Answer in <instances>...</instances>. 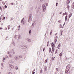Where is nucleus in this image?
I'll list each match as a JSON object with an SVG mask.
<instances>
[{
	"mask_svg": "<svg viewBox=\"0 0 74 74\" xmlns=\"http://www.w3.org/2000/svg\"><path fill=\"white\" fill-rule=\"evenodd\" d=\"M67 15H66L65 17V21H67Z\"/></svg>",
	"mask_w": 74,
	"mask_h": 74,
	"instance_id": "nucleus-22",
	"label": "nucleus"
},
{
	"mask_svg": "<svg viewBox=\"0 0 74 74\" xmlns=\"http://www.w3.org/2000/svg\"><path fill=\"white\" fill-rule=\"evenodd\" d=\"M20 58H22V56H19Z\"/></svg>",
	"mask_w": 74,
	"mask_h": 74,
	"instance_id": "nucleus-52",
	"label": "nucleus"
},
{
	"mask_svg": "<svg viewBox=\"0 0 74 74\" xmlns=\"http://www.w3.org/2000/svg\"><path fill=\"white\" fill-rule=\"evenodd\" d=\"M14 60L13 59L10 60L9 61V63H14Z\"/></svg>",
	"mask_w": 74,
	"mask_h": 74,
	"instance_id": "nucleus-3",
	"label": "nucleus"
},
{
	"mask_svg": "<svg viewBox=\"0 0 74 74\" xmlns=\"http://www.w3.org/2000/svg\"><path fill=\"white\" fill-rule=\"evenodd\" d=\"M20 30V29H18V30Z\"/></svg>",
	"mask_w": 74,
	"mask_h": 74,
	"instance_id": "nucleus-62",
	"label": "nucleus"
},
{
	"mask_svg": "<svg viewBox=\"0 0 74 74\" xmlns=\"http://www.w3.org/2000/svg\"><path fill=\"white\" fill-rule=\"evenodd\" d=\"M9 67H10L12 69H14V66L12 65L11 64H10L9 65Z\"/></svg>",
	"mask_w": 74,
	"mask_h": 74,
	"instance_id": "nucleus-8",
	"label": "nucleus"
},
{
	"mask_svg": "<svg viewBox=\"0 0 74 74\" xmlns=\"http://www.w3.org/2000/svg\"><path fill=\"white\" fill-rule=\"evenodd\" d=\"M36 21H34L32 23V25L33 27H34L35 25H36Z\"/></svg>",
	"mask_w": 74,
	"mask_h": 74,
	"instance_id": "nucleus-5",
	"label": "nucleus"
},
{
	"mask_svg": "<svg viewBox=\"0 0 74 74\" xmlns=\"http://www.w3.org/2000/svg\"><path fill=\"white\" fill-rule=\"evenodd\" d=\"M60 46H61V45H60V43L58 45V47H60Z\"/></svg>",
	"mask_w": 74,
	"mask_h": 74,
	"instance_id": "nucleus-43",
	"label": "nucleus"
},
{
	"mask_svg": "<svg viewBox=\"0 0 74 74\" xmlns=\"http://www.w3.org/2000/svg\"><path fill=\"white\" fill-rule=\"evenodd\" d=\"M12 44L14 46H15V47H16V45H15V43L14 42H13L12 43Z\"/></svg>",
	"mask_w": 74,
	"mask_h": 74,
	"instance_id": "nucleus-24",
	"label": "nucleus"
},
{
	"mask_svg": "<svg viewBox=\"0 0 74 74\" xmlns=\"http://www.w3.org/2000/svg\"><path fill=\"white\" fill-rule=\"evenodd\" d=\"M47 70V66H45L44 69V71H46Z\"/></svg>",
	"mask_w": 74,
	"mask_h": 74,
	"instance_id": "nucleus-11",
	"label": "nucleus"
},
{
	"mask_svg": "<svg viewBox=\"0 0 74 74\" xmlns=\"http://www.w3.org/2000/svg\"><path fill=\"white\" fill-rule=\"evenodd\" d=\"M7 5H5V8H7Z\"/></svg>",
	"mask_w": 74,
	"mask_h": 74,
	"instance_id": "nucleus-48",
	"label": "nucleus"
},
{
	"mask_svg": "<svg viewBox=\"0 0 74 74\" xmlns=\"http://www.w3.org/2000/svg\"><path fill=\"white\" fill-rule=\"evenodd\" d=\"M66 3L67 4H69L70 3V0H67L66 1Z\"/></svg>",
	"mask_w": 74,
	"mask_h": 74,
	"instance_id": "nucleus-13",
	"label": "nucleus"
},
{
	"mask_svg": "<svg viewBox=\"0 0 74 74\" xmlns=\"http://www.w3.org/2000/svg\"><path fill=\"white\" fill-rule=\"evenodd\" d=\"M63 31H62L61 33V35H62V34L63 33Z\"/></svg>",
	"mask_w": 74,
	"mask_h": 74,
	"instance_id": "nucleus-39",
	"label": "nucleus"
},
{
	"mask_svg": "<svg viewBox=\"0 0 74 74\" xmlns=\"http://www.w3.org/2000/svg\"><path fill=\"white\" fill-rule=\"evenodd\" d=\"M46 6H48V3H46Z\"/></svg>",
	"mask_w": 74,
	"mask_h": 74,
	"instance_id": "nucleus-38",
	"label": "nucleus"
},
{
	"mask_svg": "<svg viewBox=\"0 0 74 74\" xmlns=\"http://www.w3.org/2000/svg\"><path fill=\"white\" fill-rule=\"evenodd\" d=\"M31 32H32V31L31 30H30L29 31V34L30 35V34H31Z\"/></svg>",
	"mask_w": 74,
	"mask_h": 74,
	"instance_id": "nucleus-30",
	"label": "nucleus"
},
{
	"mask_svg": "<svg viewBox=\"0 0 74 74\" xmlns=\"http://www.w3.org/2000/svg\"><path fill=\"white\" fill-rule=\"evenodd\" d=\"M62 12H60V14H62Z\"/></svg>",
	"mask_w": 74,
	"mask_h": 74,
	"instance_id": "nucleus-64",
	"label": "nucleus"
},
{
	"mask_svg": "<svg viewBox=\"0 0 74 74\" xmlns=\"http://www.w3.org/2000/svg\"><path fill=\"white\" fill-rule=\"evenodd\" d=\"M25 19L24 18H23L21 21V23H23V25H25V24H24V21H23V20H24Z\"/></svg>",
	"mask_w": 74,
	"mask_h": 74,
	"instance_id": "nucleus-9",
	"label": "nucleus"
},
{
	"mask_svg": "<svg viewBox=\"0 0 74 74\" xmlns=\"http://www.w3.org/2000/svg\"><path fill=\"white\" fill-rule=\"evenodd\" d=\"M52 30H51L50 32V35H51V34H52Z\"/></svg>",
	"mask_w": 74,
	"mask_h": 74,
	"instance_id": "nucleus-29",
	"label": "nucleus"
},
{
	"mask_svg": "<svg viewBox=\"0 0 74 74\" xmlns=\"http://www.w3.org/2000/svg\"><path fill=\"white\" fill-rule=\"evenodd\" d=\"M7 53L8 54H10V53L9 51H8L7 52Z\"/></svg>",
	"mask_w": 74,
	"mask_h": 74,
	"instance_id": "nucleus-32",
	"label": "nucleus"
},
{
	"mask_svg": "<svg viewBox=\"0 0 74 74\" xmlns=\"http://www.w3.org/2000/svg\"><path fill=\"white\" fill-rule=\"evenodd\" d=\"M35 72H32V74H35Z\"/></svg>",
	"mask_w": 74,
	"mask_h": 74,
	"instance_id": "nucleus-55",
	"label": "nucleus"
},
{
	"mask_svg": "<svg viewBox=\"0 0 74 74\" xmlns=\"http://www.w3.org/2000/svg\"><path fill=\"white\" fill-rule=\"evenodd\" d=\"M52 51L53 52L54 51V48H52Z\"/></svg>",
	"mask_w": 74,
	"mask_h": 74,
	"instance_id": "nucleus-44",
	"label": "nucleus"
},
{
	"mask_svg": "<svg viewBox=\"0 0 74 74\" xmlns=\"http://www.w3.org/2000/svg\"><path fill=\"white\" fill-rule=\"evenodd\" d=\"M65 73L66 74H68V73H69V70H66V71H65Z\"/></svg>",
	"mask_w": 74,
	"mask_h": 74,
	"instance_id": "nucleus-16",
	"label": "nucleus"
},
{
	"mask_svg": "<svg viewBox=\"0 0 74 74\" xmlns=\"http://www.w3.org/2000/svg\"><path fill=\"white\" fill-rule=\"evenodd\" d=\"M72 7L73 8H74V2H73V3L72 5Z\"/></svg>",
	"mask_w": 74,
	"mask_h": 74,
	"instance_id": "nucleus-17",
	"label": "nucleus"
},
{
	"mask_svg": "<svg viewBox=\"0 0 74 74\" xmlns=\"http://www.w3.org/2000/svg\"><path fill=\"white\" fill-rule=\"evenodd\" d=\"M18 39H21V35H19L18 36Z\"/></svg>",
	"mask_w": 74,
	"mask_h": 74,
	"instance_id": "nucleus-19",
	"label": "nucleus"
},
{
	"mask_svg": "<svg viewBox=\"0 0 74 74\" xmlns=\"http://www.w3.org/2000/svg\"><path fill=\"white\" fill-rule=\"evenodd\" d=\"M33 71H35V69Z\"/></svg>",
	"mask_w": 74,
	"mask_h": 74,
	"instance_id": "nucleus-60",
	"label": "nucleus"
},
{
	"mask_svg": "<svg viewBox=\"0 0 74 74\" xmlns=\"http://www.w3.org/2000/svg\"><path fill=\"white\" fill-rule=\"evenodd\" d=\"M55 59V57L53 58V57H52V60H54V59Z\"/></svg>",
	"mask_w": 74,
	"mask_h": 74,
	"instance_id": "nucleus-37",
	"label": "nucleus"
},
{
	"mask_svg": "<svg viewBox=\"0 0 74 74\" xmlns=\"http://www.w3.org/2000/svg\"><path fill=\"white\" fill-rule=\"evenodd\" d=\"M3 19L4 20V19H5V17H3Z\"/></svg>",
	"mask_w": 74,
	"mask_h": 74,
	"instance_id": "nucleus-56",
	"label": "nucleus"
},
{
	"mask_svg": "<svg viewBox=\"0 0 74 74\" xmlns=\"http://www.w3.org/2000/svg\"><path fill=\"white\" fill-rule=\"evenodd\" d=\"M5 30H7V28H6Z\"/></svg>",
	"mask_w": 74,
	"mask_h": 74,
	"instance_id": "nucleus-63",
	"label": "nucleus"
},
{
	"mask_svg": "<svg viewBox=\"0 0 74 74\" xmlns=\"http://www.w3.org/2000/svg\"><path fill=\"white\" fill-rule=\"evenodd\" d=\"M55 47V45L54 44V43H53V42H52L51 43V47L52 48H54Z\"/></svg>",
	"mask_w": 74,
	"mask_h": 74,
	"instance_id": "nucleus-4",
	"label": "nucleus"
},
{
	"mask_svg": "<svg viewBox=\"0 0 74 74\" xmlns=\"http://www.w3.org/2000/svg\"><path fill=\"white\" fill-rule=\"evenodd\" d=\"M62 56V53H60V56Z\"/></svg>",
	"mask_w": 74,
	"mask_h": 74,
	"instance_id": "nucleus-35",
	"label": "nucleus"
},
{
	"mask_svg": "<svg viewBox=\"0 0 74 74\" xmlns=\"http://www.w3.org/2000/svg\"><path fill=\"white\" fill-rule=\"evenodd\" d=\"M21 27V25H19L18 26V27H19V28H20V27Z\"/></svg>",
	"mask_w": 74,
	"mask_h": 74,
	"instance_id": "nucleus-57",
	"label": "nucleus"
},
{
	"mask_svg": "<svg viewBox=\"0 0 74 74\" xmlns=\"http://www.w3.org/2000/svg\"><path fill=\"white\" fill-rule=\"evenodd\" d=\"M64 14L65 15H67V13L66 12H65Z\"/></svg>",
	"mask_w": 74,
	"mask_h": 74,
	"instance_id": "nucleus-41",
	"label": "nucleus"
},
{
	"mask_svg": "<svg viewBox=\"0 0 74 74\" xmlns=\"http://www.w3.org/2000/svg\"><path fill=\"white\" fill-rule=\"evenodd\" d=\"M3 60H5V58H3Z\"/></svg>",
	"mask_w": 74,
	"mask_h": 74,
	"instance_id": "nucleus-42",
	"label": "nucleus"
},
{
	"mask_svg": "<svg viewBox=\"0 0 74 74\" xmlns=\"http://www.w3.org/2000/svg\"><path fill=\"white\" fill-rule=\"evenodd\" d=\"M21 49H26L27 48V46L26 45L21 46Z\"/></svg>",
	"mask_w": 74,
	"mask_h": 74,
	"instance_id": "nucleus-2",
	"label": "nucleus"
},
{
	"mask_svg": "<svg viewBox=\"0 0 74 74\" xmlns=\"http://www.w3.org/2000/svg\"><path fill=\"white\" fill-rule=\"evenodd\" d=\"M1 69L2 70H3V68L2 67V68H1Z\"/></svg>",
	"mask_w": 74,
	"mask_h": 74,
	"instance_id": "nucleus-61",
	"label": "nucleus"
},
{
	"mask_svg": "<svg viewBox=\"0 0 74 74\" xmlns=\"http://www.w3.org/2000/svg\"><path fill=\"white\" fill-rule=\"evenodd\" d=\"M65 14V13H63V15H65V14Z\"/></svg>",
	"mask_w": 74,
	"mask_h": 74,
	"instance_id": "nucleus-59",
	"label": "nucleus"
},
{
	"mask_svg": "<svg viewBox=\"0 0 74 74\" xmlns=\"http://www.w3.org/2000/svg\"><path fill=\"white\" fill-rule=\"evenodd\" d=\"M12 53H13V54H15V52L13 51Z\"/></svg>",
	"mask_w": 74,
	"mask_h": 74,
	"instance_id": "nucleus-51",
	"label": "nucleus"
},
{
	"mask_svg": "<svg viewBox=\"0 0 74 74\" xmlns=\"http://www.w3.org/2000/svg\"><path fill=\"white\" fill-rule=\"evenodd\" d=\"M40 73H41V74L42 73V70H40Z\"/></svg>",
	"mask_w": 74,
	"mask_h": 74,
	"instance_id": "nucleus-36",
	"label": "nucleus"
},
{
	"mask_svg": "<svg viewBox=\"0 0 74 74\" xmlns=\"http://www.w3.org/2000/svg\"><path fill=\"white\" fill-rule=\"evenodd\" d=\"M71 16H72V13H70L69 16V18H70V17H71Z\"/></svg>",
	"mask_w": 74,
	"mask_h": 74,
	"instance_id": "nucleus-20",
	"label": "nucleus"
},
{
	"mask_svg": "<svg viewBox=\"0 0 74 74\" xmlns=\"http://www.w3.org/2000/svg\"><path fill=\"white\" fill-rule=\"evenodd\" d=\"M58 3H56V7H57V6H58Z\"/></svg>",
	"mask_w": 74,
	"mask_h": 74,
	"instance_id": "nucleus-40",
	"label": "nucleus"
},
{
	"mask_svg": "<svg viewBox=\"0 0 74 74\" xmlns=\"http://www.w3.org/2000/svg\"><path fill=\"white\" fill-rule=\"evenodd\" d=\"M57 48H58V49H60V48H59V46H58V47H57Z\"/></svg>",
	"mask_w": 74,
	"mask_h": 74,
	"instance_id": "nucleus-54",
	"label": "nucleus"
},
{
	"mask_svg": "<svg viewBox=\"0 0 74 74\" xmlns=\"http://www.w3.org/2000/svg\"><path fill=\"white\" fill-rule=\"evenodd\" d=\"M66 70H69V69H70V67H69V65H68V66H66Z\"/></svg>",
	"mask_w": 74,
	"mask_h": 74,
	"instance_id": "nucleus-10",
	"label": "nucleus"
},
{
	"mask_svg": "<svg viewBox=\"0 0 74 74\" xmlns=\"http://www.w3.org/2000/svg\"><path fill=\"white\" fill-rule=\"evenodd\" d=\"M47 46H48L49 45V41H48V42H47Z\"/></svg>",
	"mask_w": 74,
	"mask_h": 74,
	"instance_id": "nucleus-33",
	"label": "nucleus"
},
{
	"mask_svg": "<svg viewBox=\"0 0 74 74\" xmlns=\"http://www.w3.org/2000/svg\"><path fill=\"white\" fill-rule=\"evenodd\" d=\"M12 4V5H14V3H10Z\"/></svg>",
	"mask_w": 74,
	"mask_h": 74,
	"instance_id": "nucleus-53",
	"label": "nucleus"
},
{
	"mask_svg": "<svg viewBox=\"0 0 74 74\" xmlns=\"http://www.w3.org/2000/svg\"><path fill=\"white\" fill-rule=\"evenodd\" d=\"M43 9H46V6H45V5L43 4L42 6Z\"/></svg>",
	"mask_w": 74,
	"mask_h": 74,
	"instance_id": "nucleus-12",
	"label": "nucleus"
},
{
	"mask_svg": "<svg viewBox=\"0 0 74 74\" xmlns=\"http://www.w3.org/2000/svg\"><path fill=\"white\" fill-rule=\"evenodd\" d=\"M49 52H51V48H49Z\"/></svg>",
	"mask_w": 74,
	"mask_h": 74,
	"instance_id": "nucleus-23",
	"label": "nucleus"
},
{
	"mask_svg": "<svg viewBox=\"0 0 74 74\" xmlns=\"http://www.w3.org/2000/svg\"><path fill=\"white\" fill-rule=\"evenodd\" d=\"M8 29H10V28L11 27H10V25H8Z\"/></svg>",
	"mask_w": 74,
	"mask_h": 74,
	"instance_id": "nucleus-26",
	"label": "nucleus"
},
{
	"mask_svg": "<svg viewBox=\"0 0 74 74\" xmlns=\"http://www.w3.org/2000/svg\"><path fill=\"white\" fill-rule=\"evenodd\" d=\"M45 47H44L43 50V51H45Z\"/></svg>",
	"mask_w": 74,
	"mask_h": 74,
	"instance_id": "nucleus-45",
	"label": "nucleus"
},
{
	"mask_svg": "<svg viewBox=\"0 0 74 74\" xmlns=\"http://www.w3.org/2000/svg\"><path fill=\"white\" fill-rule=\"evenodd\" d=\"M8 74H12V73H11V72H9Z\"/></svg>",
	"mask_w": 74,
	"mask_h": 74,
	"instance_id": "nucleus-46",
	"label": "nucleus"
},
{
	"mask_svg": "<svg viewBox=\"0 0 74 74\" xmlns=\"http://www.w3.org/2000/svg\"><path fill=\"white\" fill-rule=\"evenodd\" d=\"M47 61H48V58L46 59V60L45 61V63H47Z\"/></svg>",
	"mask_w": 74,
	"mask_h": 74,
	"instance_id": "nucleus-18",
	"label": "nucleus"
},
{
	"mask_svg": "<svg viewBox=\"0 0 74 74\" xmlns=\"http://www.w3.org/2000/svg\"><path fill=\"white\" fill-rule=\"evenodd\" d=\"M15 69H16V70H18V67H17V66L15 67Z\"/></svg>",
	"mask_w": 74,
	"mask_h": 74,
	"instance_id": "nucleus-34",
	"label": "nucleus"
},
{
	"mask_svg": "<svg viewBox=\"0 0 74 74\" xmlns=\"http://www.w3.org/2000/svg\"><path fill=\"white\" fill-rule=\"evenodd\" d=\"M67 8H68V9H69L70 8V6H69V5H68L67 6Z\"/></svg>",
	"mask_w": 74,
	"mask_h": 74,
	"instance_id": "nucleus-28",
	"label": "nucleus"
},
{
	"mask_svg": "<svg viewBox=\"0 0 74 74\" xmlns=\"http://www.w3.org/2000/svg\"><path fill=\"white\" fill-rule=\"evenodd\" d=\"M58 68L56 69V70H57V71H58Z\"/></svg>",
	"mask_w": 74,
	"mask_h": 74,
	"instance_id": "nucleus-58",
	"label": "nucleus"
},
{
	"mask_svg": "<svg viewBox=\"0 0 74 74\" xmlns=\"http://www.w3.org/2000/svg\"><path fill=\"white\" fill-rule=\"evenodd\" d=\"M0 10H1V11H2V8H1V6H0Z\"/></svg>",
	"mask_w": 74,
	"mask_h": 74,
	"instance_id": "nucleus-47",
	"label": "nucleus"
},
{
	"mask_svg": "<svg viewBox=\"0 0 74 74\" xmlns=\"http://www.w3.org/2000/svg\"><path fill=\"white\" fill-rule=\"evenodd\" d=\"M32 18L33 16H32V14H30L29 17L28 22H32Z\"/></svg>",
	"mask_w": 74,
	"mask_h": 74,
	"instance_id": "nucleus-1",
	"label": "nucleus"
},
{
	"mask_svg": "<svg viewBox=\"0 0 74 74\" xmlns=\"http://www.w3.org/2000/svg\"><path fill=\"white\" fill-rule=\"evenodd\" d=\"M43 9V11L44 12H45V10H46V9Z\"/></svg>",
	"mask_w": 74,
	"mask_h": 74,
	"instance_id": "nucleus-27",
	"label": "nucleus"
},
{
	"mask_svg": "<svg viewBox=\"0 0 74 74\" xmlns=\"http://www.w3.org/2000/svg\"><path fill=\"white\" fill-rule=\"evenodd\" d=\"M18 57H17V56H16L14 57V59L16 60H18Z\"/></svg>",
	"mask_w": 74,
	"mask_h": 74,
	"instance_id": "nucleus-15",
	"label": "nucleus"
},
{
	"mask_svg": "<svg viewBox=\"0 0 74 74\" xmlns=\"http://www.w3.org/2000/svg\"><path fill=\"white\" fill-rule=\"evenodd\" d=\"M27 40L29 42H31V41H32V40H31V39H29V38H27Z\"/></svg>",
	"mask_w": 74,
	"mask_h": 74,
	"instance_id": "nucleus-14",
	"label": "nucleus"
},
{
	"mask_svg": "<svg viewBox=\"0 0 74 74\" xmlns=\"http://www.w3.org/2000/svg\"><path fill=\"white\" fill-rule=\"evenodd\" d=\"M3 29L2 27H0V30H2Z\"/></svg>",
	"mask_w": 74,
	"mask_h": 74,
	"instance_id": "nucleus-50",
	"label": "nucleus"
},
{
	"mask_svg": "<svg viewBox=\"0 0 74 74\" xmlns=\"http://www.w3.org/2000/svg\"><path fill=\"white\" fill-rule=\"evenodd\" d=\"M60 28H61L62 27V25H61V24L60 25Z\"/></svg>",
	"mask_w": 74,
	"mask_h": 74,
	"instance_id": "nucleus-31",
	"label": "nucleus"
},
{
	"mask_svg": "<svg viewBox=\"0 0 74 74\" xmlns=\"http://www.w3.org/2000/svg\"><path fill=\"white\" fill-rule=\"evenodd\" d=\"M60 21H61V20H60L59 21H58V22H59V23H60Z\"/></svg>",
	"mask_w": 74,
	"mask_h": 74,
	"instance_id": "nucleus-49",
	"label": "nucleus"
},
{
	"mask_svg": "<svg viewBox=\"0 0 74 74\" xmlns=\"http://www.w3.org/2000/svg\"><path fill=\"white\" fill-rule=\"evenodd\" d=\"M9 58H13V54L10 53L9 55Z\"/></svg>",
	"mask_w": 74,
	"mask_h": 74,
	"instance_id": "nucleus-7",
	"label": "nucleus"
},
{
	"mask_svg": "<svg viewBox=\"0 0 74 74\" xmlns=\"http://www.w3.org/2000/svg\"><path fill=\"white\" fill-rule=\"evenodd\" d=\"M14 51V49H12V50L10 51V52L11 53H12Z\"/></svg>",
	"mask_w": 74,
	"mask_h": 74,
	"instance_id": "nucleus-21",
	"label": "nucleus"
},
{
	"mask_svg": "<svg viewBox=\"0 0 74 74\" xmlns=\"http://www.w3.org/2000/svg\"><path fill=\"white\" fill-rule=\"evenodd\" d=\"M58 39V36H56V38H55V44H56V42H57V40Z\"/></svg>",
	"mask_w": 74,
	"mask_h": 74,
	"instance_id": "nucleus-6",
	"label": "nucleus"
},
{
	"mask_svg": "<svg viewBox=\"0 0 74 74\" xmlns=\"http://www.w3.org/2000/svg\"><path fill=\"white\" fill-rule=\"evenodd\" d=\"M3 64H4V63H1V66H2V67H4V65H3Z\"/></svg>",
	"mask_w": 74,
	"mask_h": 74,
	"instance_id": "nucleus-25",
	"label": "nucleus"
}]
</instances>
